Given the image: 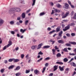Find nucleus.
<instances>
[{
	"label": "nucleus",
	"instance_id": "obj_63",
	"mask_svg": "<svg viewBox=\"0 0 76 76\" xmlns=\"http://www.w3.org/2000/svg\"><path fill=\"white\" fill-rule=\"evenodd\" d=\"M74 19H76V13H75L74 16Z\"/></svg>",
	"mask_w": 76,
	"mask_h": 76
},
{
	"label": "nucleus",
	"instance_id": "obj_50",
	"mask_svg": "<svg viewBox=\"0 0 76 76\" xmlns=\"http://www.w3.org/2000/svg\"><path fill=\"white\" fill-rule=\"evenodd\" d=\"M71 35H72V37H74V36H75V34L74 33H72L71 34Z\"/></svg>",
	"mask_w": 76,
	"mask_h": 76
},
{
	"label": "nucleus",
	"instance_id": "obj_28",
	"mask_svg": "<svg viewBox=\"0 0 76 76\" xmlns=\"http://www.w3.org/2000/svg\"><path fill=\"white\" fill-rule=\"evenodd\" d=\"M69 25V26H74V25H75V24L73 23H69V24H68Z\"/></svg>",
	"mask_w": 76,
	"mask_h": 76
},
{
	"label": "nucleus",
	"instance_id": "obj_16",
	"mask_svg": "<svg viewBox=\"0 0 76 76\" xmlns=\"http://www.w3.org/2000/svg\"><path fill=\"white\" fill-rule=\"evenodd\" d=\"M20 69V66H17L15 69V70H19Z\"/></svg>",
	"mask_w": 76,
	"mask_h": 76
},
{
	"label": "nucleus",
	"instance_id": "obj_37",
	"mask_svg": "<svg viewBox=\"0 0 76 76\" xmlns=\"http://www.w3.org/2000/svg\"><path fill=\"white\" fill-rule=\"evenodd\" d=\"M65 45L69 47H71V45L69 43H67L65 44Z\"/></svg>",
	"mask_w": 76,
	"mask_h": 76
},
{
	"label": "nucleus",
	"instance_id": "obj_30",
	"mask_svg": "<svg viewBox=\"0 0 76 76\" xmlns=\"http://www.w3.org/2000/svg\"><path fill=\"white\" fill-rule=\"evenodd\" d=\"M13 61V58L10 59L8 60L9 62H12V61Z\"/></svg>",
	"mask_w": 76,
	"mask_h": 76
},
{
	"label": "nucleus",
	"instance_id": "obj_38",
	"mask_svg": "<svg viewBox=\"0 0 76 76\" xmlns=\"http://www.w3.org/2000/svg\"><path fill=\"white\" fill-rule=\"evenodd\" d=\"M54 32H56V31L53 30L50 32H49V34H52V33H53Z\"/></svg>",
	"mask_w": 76,
	"mask_h": 76
},
{
	"label": "nucleus",
	"instance_id": "obj_60",
	"mask_svg": "<svg viewBox=\"0 0 76 76\" xmlns=\"http://www.w3.org/2000/svg\"><path fill=\"white\" fill-rule=\"evenodd\" d=\"M48 66V63H46L45 64V67H47Z\"/></svg>",
	"mask_w": 76,
	"mask_h": 76
},
{
	"label": "nucleus",
	"instance_id": "obj_54",
	"mask_svg": "<svg viewBox=\"0 0 76 76\" xmlns=\"http://www.w3.org/2000/svg\"><path fill=\"white\" fill-rule=\"evenodd\" d=\"M55 48L56 50H58V48H57V46H55Z\"/></svg>",
	"mask_w": 76,
	"mask_h": 76
},
{
	"label": "nucleus",
	"instance_id": "obj_45",
	"mask_svg": "<svg viewBox=\"0 0 76 76\" xmlns=\"http://www.w3.org/2000/svg\"><path fill=\"white\" fill-rule=\"evenodd\" d=\"M8 42H9V44H10V45H12V41L10 40Z\"/></svg>",
	"mask_w": 76,
	"mask_h": 76
},
{
	"label": "nucleus",
	"instance_id": "obj_57",
	"mask_svg": "<svg viewBox=\"0 0 76 76\" xmlns=\"http://www.w3.org/2000/svg\"><path fill=\"white\" fill-rule=\"evenodd\" d=\"M49 76H53V73H50V75H49Z\"/></svg>",
	"mask_w": 76,
	"mask_h": 76
},
{
	"label": "nucleus",
	"instance_id": "obj_47",
	"mask_svg": "<svg viewBox=\"0 0 76 76\" xmlns=\"http://www.w3.org/2000/svg\"><path fill=\"white\" fill-rule=\"evenodd\" d=\"M66 35L68 37H69L70 36V34H69L67 33L66 34Z\"/></svg>",
	"mask_w": 76,
	"mask_h": 76
},
{
	"label": "nucleus",
	"instance_id": "obj_6",
	"mask_svg": "<svg viewBox=\"0 0 76 76\" xmlns=\"http://www.w3.org/2000/svg\"><path fill=\"white\" fill-rule=\"evenodd\" d=\"M37 48V45H32L31 47V48L32 50H34L35 48Z\"/></svg>",
	"mask_w": 76,
	"mask_h": 76
},
{
	"label": "nucleus",
	"instance_id": "obj_36",
	"mask_svg": "<svg viewBox=\"0 0 76 76\" xmlns=\"http://www.w3.org/2000/svg\"><path fill=\"white\" fill-rule=\"evenodd\" d=\"M43 53H42L41 51H40L38 53V55H43Z\"/></svg>",
	"mask_w": 76,
	"mask_h": 76
},
{
	"label": "nucleus",
	"instance_id": "obj_20",
	"mask_svg": "<svg viewBox=\"0 0 76 76\" xmlns=\"http://www.w3.org/2000/svg\"><path fill=\"white\" fill-rule=\"evenodd\" d=\"M65 9H68V8H69V5L68 4L66 3L65 5Z\"/></svg>",
	"mask_w": 76,
	"mask_h": 76
},
{
	"label": "nucleus",
	"instance_id": "obj_39",
	"mask_svg": "<svg viewBox=\"0 0 76 76\" xmlns=\"http://www.w3.org/2000/svg\"><path fill=\"white\" fill-rule=\"evenodd\" d=\"M69 56H75L76 55V54H75L74 53H69Z\"/></svg>",
	"mask_w": 76,
	"mask_h": 76
},
{
	"label": "nucleus",
	"instance_id": "obj_59",
	"mask_svg": "<svg viewBox=\"0 0 76 76\" xmlns=\"http://www.w3.org/2000/svg\"><path fill=\"white\" fill-rule=\"evenodd\" d=\"M54 13V10H52V12L51 13V15H53Z\"/></svg>",
	"mask_w": 76,
	"mask_h": 76
},
{
	"label": "nucleus",
	"instance_id": "obj_55",
	"mask_svg": "<svg viewBox=\"0 0 76 76\" xmlns=\"http://www.w3.org/2000/svg\"><path fill=\"white\" fill-rule=\"evenodd\" d=\"M48 31H50V30H51V28H50V27H48L47 28Z\"/></svg>",
	"mask_w": 76,
	"mask_h": 76
},
{
	"label": "nucleus",
	"instance_id": "obj_27",
	"mask_svg": "<svg viewBox=\"0 0 76 76\" xmlns=\"http://www.w3.org/2000/svg\"><path fill=\"white\" fill-rule=\"evenodd\" d=\"M52 53H53V55H54V54H55V53H56V50L53 49L52 50Z\"/></svg>",
	"mask_w": 76,
	"mask_h": 76
},
{
	"label": "nucleus",
	"instance_id": "obj_44",
	"mask_svg": "<svg viewBox=\"0 0 76 76\" xmlns=\"http://www.w3.org/2000/svg\"><path fill=\"white\" fill-rule=\"evenodd\" d=\"M31 11V9H29L28 10H27L26 12V13H29V12Z\"/></svg>",
	"mask_w": 76,
	"mask_h": 76
},
{
	"label": "nucleus",
	"instance_id": "obj_61",
	"mask_svg": "<svg viewBox=\"0 0 76 76\" xmlns=\"http://www.w3.org/2000/svg\"><path fill=\"white\" fill-rule=\"evenodd\" d=\"M72 8L73 9H74V8H75V7H74V6L72 5H70Z\"/></svg>",
	"mask_w": 76,
	"mask_h": 76
},
{
	"label": "nucleus",
	"instance_id": "obj_4",
	"mask_svg": "<svg viewBox=\"0 0 76 76\" xmlns=\"http://www.w3.org/2000/svg\"><path fill=\"white\" fill-rule=\"evenodd\" d=\"M65 67V66H63L62 67H61V66H59V69L60 70V71H64V68Z\"/></svg>",
	"mask_w": 76,
	"mask_h": 76
},
{
	"label": "nucleus",
	"instance_id": "obj_51",
	"mask_svg": "<svg viewBox=\"0 0 76 76\" xmlns=\"http://www.w3.org/2000/svg\"><path fill=\"white\" fill-rule=\"evenodd\" d=\"M6 48H7V46H4L3 48V50H6Z\"/></svg>",
	"mask_w": 76,
	"mask_h": 76
},
{
	"label": "nucleus",
	"instance_id": "obj_31",
	"mask_svg": "<svg viewBox=\"0 0 76 76\" xmlns=\"http://www.w3.org/2000/svg\"><path fill=\"white\" fill-rule=\"evenodd\" d=\"M28 22H29V21L28 20H26L25 22V25H28Z\"/></svg>",
	"mask_w": 76,
	"mask_h": 76
},
{
	"label": "nucleus",
	"instance_id": "obj_19",
	"mask_svg": "<svg viewBox=\"0 0 76 76\" xmlns=\"http://www.w3.org/2000/svg\"><path fill=\"white\" fill-rule=\"evenodd\" d=\"M39 72V71H38V70L37 69H36L34 71V73L35 74H37V73H38Z\"/></svg>",
	"mask_w": 76,
	"mask_h": 76
},
{
	"label": "nucleus",
	"instance_id": "obj_52",
	"mask_svg": "<svg viewBox=\"0 0 76 76\" xmlns=\"http://www.w3.org/2000/svg\"><path fill=\"white\" fill-rule=\"evenodd\" d=\"M74 60V58H72L71 59V60L69 61V63H70V62H71V61H73Z\"/></svg>",
	"mask_w": 76,
	"mask_h": 76
},
{
	"label": "nucleus",
	"instance_id": "obj_43",
	"mask_svg": "<svg viewBox=\"0 0 76 76\" xmlns=\"http://www.w3.org/2000/svg\"><path fill=\"white\" fill-rule=\"evenodd\" d=\"M10 23L11 25H13V24H14V21H10Z\"/></svg>",
	"mask_w": 76,
	"mask_h": 76
},
{
	"label": "nucleus",
	"instance_id": "obj_21",
	"mask_svg": "<svg viewBox=\"0 0 76 76\" xmlns=\"http://www.w3.org/2000/svg\"><path fill=\"white\" fill-rule=\"evenodd\" d=\"M22 18L23 19H24L25 18V13H23L22 15Z\"/></svg>",
	"mask_w": 76,
	"mask_h": 76
},
{
	"label": "nucleus",
	"instance_id": "obj_25",
	"mask_svg": "<svg viewBox=\"0 0 76 76\" xmlns=\"http://www.w3.org/2000/svg\"><path fill=\"white\" fill-rule=\"evenodd\" d=\"M4 22V21L2 19H0V24H3Z\"/></svg>",
	"mask_w": 76,
	"mask_h": 76
},
{
	"label": "nucleus",
	"instance_id": "obj_15",
	"mask_svg": "<svg viewBox=\"0 0 76 76\" xmlns=\"http://www.w3.org/2000/svg\"><path fill=\"white\" fill-rule=\"evenodd\" d=\"M58 42L59 43L63 44L64 43V42L62 40H59L58 41Z\"/></svg>",
	"mask_w": 76,
	"mask_h": 76
},
{
	"label": "nucleus",
	"instance_id": "obj_34",
	"mask_svg": "<svg viewBox=\"0 0 76 76\" xmlns=\"http://www.w3.org/2000/svg\"><path fill=\"white\" fill-rule=\"evenodd\" d=\"M42 59H43V58H40L39 59L37 60V62H39L40 61H41L42 60Z\"/></svg>",
	"mask_w": 76,
	"mask_h": 76
},
{
	"label": "nucleus",
	"instance_id": "obj_5",
	"mask_svg": "<svg viewBox=\"0 0 76 76\" xmlns=\"http://www.w3.org/2000/svg\"><path fill=\"white\" fill-rule=\"evenodd\" d=\"M53 71H56V70H57V69H58V66H54L53 67Z\"/></svg>",
	"mask_w": 76,
	"mask_h": 76
},
{
	"label": "nucleus",
	"instance_id": "obj_18",
	"mask_svg": "<svg viewBox=\"0 0 76 76\" xmlns=\"http://www.w3.org/2000/svg\"><path fill=\"white\" fill-rule=\"evenodd\" d=\"M61 56V54L60 53H58L57 55H56V57H60Z\"/></svg>",
	"mask_w": 76,
	"mask_h": 76
},
{
	"label": "nucleus",
	"instance_id": "obj_8",
	"mask_svg": "<svg viewBox=\"0 0 76 76\" xmlns=\"http://www.w3.org/2000/svg\"><path fill=\"white\" fill-rule=\"evenodd\" d=\"M14 67L15 66H14V65H11L8 67V69L9 70H10V69H13Z\"/></svg>",
	"mask_w": 76,
	"mask_h": 76
},
{
	"label": "nucleus",
	"instance_id": "obj_40",
	"mask_svg": "<svg viewBox=\"0 0 76 76\" xmlns=\"http://www.w3.org/2000/svg\"><path fill=\"white\" fill-rule=\"evenodd\" d=\"M30 72V70H26V73H29Z\"/></svg>",
	"mask_w": 76,
	"mask_h": 76
},
{
	"label": "nucleus",
	"instance_id": "obj_9",
	"mask_svg": "<svg viewBox=\"0 0 76 76\" xmlns=\"http://www.w3.org/2000/svg\"><path fill=\"white\" fill-rule=\"evenodd\" d=\"M70 64L71 66H73L74 67H76V64L75 63L73 62H72L70 63Z\"/></svg>",
	"mask_w": 76,
	"mask_h": 76
},
{
	"label": "nucleus",
	"instance_id": "obj_13",
	"mask_svg": "<svg viewBox=\"0 0 76 76\" xmlns=\"http://www.w3.org/2000/svg\"><path fill=\"white\" fill-rule=\"evenodd\" d=\"M25 31H26V29L23 30L22 29H21L20 30V32H22V34L24 33Z\"/></svg>",
	"mask_w": 76,
	"mask_h": 76
},
{
	"label": "nucleus",
	"instance_id": "obj_3",
	"mask_svg": "<svg viewBox=\"0 0 76 76\" xmlns=\"http://www.w3.org/2000/svg\"><path fill=\"white\" fill-rule=\"evenodd\" d=\"M69 12H67L66 13V14H64L63 16L62 17V18L63 19H64V18H65L67 17V16L69 15Z\"/></svg>",
	"mask_w": 76,
	"mask_h": 76
},
{
	"label": "nucleus",
	"instance_id": "obj_58",
	"mask_svg": "<svg viewBox=\"0 0 76 76\" xmlns=\"http://www.w3.org/2000/svg\"><path fill=\"white\" fill-rule=\"evenodd\" d=\"M68 2L69 4V5H71L72 4L71 2H70V1H68Z\"/></svg>",
	"mask_w": 76,
	"mask_h": 76
},
{
	"label": "nucleus",
	"instance_id": "obj_48",
	"mask_svg": "<svg viewBox=\"0 0 76 76\" xmlns=\"http://www.w3.org/2000/svg\"><path fill=\"white\" fill-rule=\"evenodd\" d=\"M21 58H23V57H24V54H22L21 55Z\"/></svg>",
	"mask_w": 76,
	"mask_h": 76
},
{
	"label": "nucleus",
	"instance_id": "obj_17",
	"mask_svg": "<svg viewBox=\"0 0 76 76\" xmlns=\"http://www.w3.org/2000/svg\"><path fill=\"white\" fill-rule=\"evenodd\" d=\"M56 63L58 64H60V65H63V63L61 62H57Z\"/></svg>",
	"mask_w": 76,
	"mask_h": 76
},
{
	"label": "nucleus",
	"instance_id": "obj_32",
	"mask_svg": "<svg viewBox=\"0 0 76 76\" xmlns=\"http://www.w3.org/2000/svg\"><path fill=\"white\" fill-rule=\"evenodd\" d=\"M50 59V58L49 57H48L46 58L45 59V61H46V60H48Z\"/></svg>",
	"mask_w": 76,
	"mask_h": 76
},
{
	"label": "nucleus",
	"instance_id": "obj_22",
	"mask_svg": "<svg viewBox=\"0 0 76 76\" xmlns=\"http://www.w3.org/2000/svg\"><path fill=\"white\" fill-rule=\"evenodd\" d=\"M50 46H45L43 47V48L45 49V48H50Z\"/></svg>",
	"mask_w": 76,
	"mask_h": 76
},
{
	"label": "nucleus",
	"instance_id": "obj_7",
	"mask_svg": "<svg viewBox=\"0 0 76 76\" xmlns=\"http://www.w3.org/2000/svg\"><path fill=\"white\" fill-rule=\"evenodd\" d=\"M42 45V43H41L38 45V47L37 48V49L39 50V49H40L41 48V47Z\"/></svg>",
	"mask_w": 76,
	"mask_h": 76
},
{
	"label": "nucleus",
	"instance_id": "obj_46",
	"mask_svg": "<svg viewBox=\"0 0 76 76\" xmlns=\"http://www.w3.org/2000/svg\"><path fill=\"white\" fill-rule=\"evenodd\" d=\"M50 4H51L52 6H53L54 5V4H53V3L52 2H50Z\"/></svg>",
	"mask_w": 76,
	"mask_h": 76
},
{
	"label": "nucleus",
	"instance_id": "obj_10",
	"mask_svg": "<svg viewBox=\"0 0 76 76\" xmlns=\"http://www.w3.org/2000/svg\"><path fill=\"white\" fill-rule=\"evenodd\" d=\"M20 60H19V59H15L13 58V62H14V63H16V62H18V61H19Z\"/></svg>",
	"mask_w": 76,
	"mask_h": 76
},
{
	"label": "nucleus",
	"instance_id": "obj_42",
	"mask_svg": "<svg viewBox=\"0 0 76 76\" xmlns=\"http://www.w3.org/2000/svg\"><path fill=\"white\" fill-rule=\"evenodd\" d=\"M15 75L16 76H19L20 75V73H18L15 74Z\"/></svg>",
	"mask_w": 76,
	"mask_h": 76
},
{
	"label": "nucleus",
	"instance_id": "obj_35",
	"mask_svg": "<svg viewBox=\"0 0 76 76\" xmlns=\"http://www.w3.org/2000/svg\"><path fill=\"white\" fill-rule=\"evenodd\" d=\"M45 69H46V67H44L43 68V70L42 71V73H44V72L45 71Z\"/></svg>",
	"mask_w": 76,
	"mask_h": 76
},
{
	"label": "nucleus",
	"instance_id": "obj_14",
	"mask_svg": "<svg viewBox=\"0 0 76 76\" xmlns=\"http://www.w3.org/2000/svg\"><path fill=\"white\" fill-rule=\"evenodd\" d=\"M69 44H72V45H76V42H69Z\"/></svg>",
	"mask_w": 76,
	"mask_h": 76
},
{
	"label": "nucleus",
	"instance_id": "obj_24",
	"mask_svg": "<svg viewBox=\"0 0 76 76\" xmlns=\"http://www.w3.org/2000/svg\"><path fill=\"white\" fill-rule=\"evenodd\" d=\"M33 4H32V6H34L35 4V2L36 1V0H32Z\"/></svg>",
	"mask_w": 76,
	"mask_h": 76
},
{
	"label": "nucleus",
	"instance_id": "obj_33",
	"mask_svg": "<svg viewBox=\"0 0 76 76\" xmlns=\"http://www.w3.org/2000/svg\"><path fill=\"white\" fill-rule=\"evenodd\" d=\"M45 15V13L44 12H42L40 14V16H43V15Z\"/></svg>",
	"mask_w": 76,
	"mask_h": 76
},
{
	"label": "nucleus",
	"instance_id": "obj_1",
	"mask_svg": "<svg viewBox=\"0 0 76 76\" xmlns=\"http://www.w3.org/2000/svg\"><path fill=\"white\" fill-rule=\"evenodd\" d=\"M20 11V9L19 8H17L16 7L14 8H11L10 10H9V12L11 13H14L15 12H19Z\"/></svg>",
	"mask_w": 76,
	"mask_h": 76
},
{
	"label": "nucleus",
	"instance_id": "obj_23",
	"mask_svg": "<svg viewBox=\"0 0 76 76\" xmlns=\"http://www.w3.org/2000/svg\"><path fill=\"white\" fill-rule=\"evenodd\" d=\"M56 7H58V8H61V5L60 4H56Z\"/></svg>",
	"mask_w": 76,
	"mask_h": 76
},
{
	"label": "nucleus",
	"instance_id": "obj_12",
	"mask_svg": "<svg viewBox=\"0 0 76 76\" xmlns=\"http://www.w3.org/2000/svg\"><path fill=\"white\" fill-rule=\"evenodd\" d=\"M62 34H63V31H61L58 33V36L60 37H61L62 36Z\"/></svg>",
	"mask_w": 76,
	"mask_h": 76
},
{
	"label": "nucleus",
	"instance_id": "obj_53",
	"mask_svg": "<svg viewBox=\"0 0 76 76\" xmlns=\"http://www.w3.org/2000/svg\"><path fill=\"white\" fill-rule=\"evenodd\" d=\"M64 12H62V13L61 14V16L63 17L64 16Z\"/></svg>",
	"mask_w": 76,
	"mask_h": 76
},
{
	"label": "nucleus",
	"instance_id": "obj_2",
	"mask_svg": "<svg viewBox=\"0 0 76 76\" xmlns=\"http://www.w3.org/2000/svg\"><path fill=\"white\" fill-rule=\"evenodd\" d=\"M70 29V26L68 24L67 26L65 27V29H63V31H66L67 30H68V29Z\"/></svg>",
	"mask_w": 76,
	"mask_h": 76
},
{
	"label": "nucleus",
	"instance_id": "obj_41",
	"mask_svg": "<svg viewBox=\"0 0 76 76\" xmlns=\"http://www.w3.org/2000/svg\"><path fill=\"white\" fill-rule=\"evenodd\" d=\"M4 71V69H2L1 70V72L3 73V72Z\"/></svg>",
	"mask_w": 76,
	"mask_h": 76
},
{
	"label": "nucleus",
	"instance_id": "obj_11",
	"mask_svg": "<svg viewBox=\"0 0 76 76\" xmlns=\"http://www.w3.org/2000/svg\"><path fill=\"white\" fill-rule=\"evenodd\" d=\"M60 28H61V27L60 26H58L56 29V32H59L60 31Z\"/></svg>",
	"mask_w": 76,
	"mask_h": 76
},
{
	"label": "nucleus",
	"instance_id": "obj_56",
	"mask_svg": "<svg viewBox=\"0 0 76 76\" xmlns=\"http://www.w3.org/2000/svg\"><path fill=\"white\" fill-rule=\"evenodd\" d=\"M68 20H63V22H68Z\"/></svg>",
	"mask_w": 76,
	"mask_h": 76
},
{
	"label": "nucleus",
	"instance_id": "obj_62",
	"mask_svg": "<svg viewBox=\"0 0 76 76\" xmlns=\"http://www.w3.org/2000/svg\"><path fill=\"white\" fill-rule=\"evenodd\" d=\"M11 33L12 34L14 35L15 34V32L13 31H11Z\"/></svg>",
	"mask_w": 76,
	"mask_h": 76
},
{
	"label": "nucleus",
	"instance_id": "obj_29",
	"mask_svg": "<svg viewBox=\"0 0 76 76\" xmlns=\"http://www.w3.org/2000/svg\"><path fill=\"white\" fill-rule=\"evenodd\" d=\"M63 51H65V52H68V50H67V48H64L63 50Z\"/></svg>",
	"mask_w": 76,
	"mask_h": 76
},
{
	"label": "nucleus",
	"instance_id": "obj_64",
	"mask_svg": "<svg viewBox=\"0 0 76 76\" xmlns=\"http://www.w3.org/2000/svg\"><path fill=\"white\" fill-rule=\"evenodd\" d=\"M54 11L55 12H57V10H57V9H54Z\"/></svg>",
	"mask_w": 76,
	"mask_h": 76
},
{
	"label": "nucleus",
	"instance_id": "obj_49",
	"mask_svg": "<svg viewBox=\"0 0 76 76\" xmlns=\"http://www.w3.org/2000/svg\"><path fill=\"white\" fill-rule=\"evenodd\" d=\"M69 70H70V69H69V68H66L65 69V71H67V72H68L69 71Z\"/></svg>",
	"mask_w": 76,
	"mask_h": 76
},
{
	"label": "nucleus",
	"instance_id": "obj_26",
	"mask_svg": "<svg viewBox=\"0 0 76 76\" xmlns=\"http://www.w3.org/2000/svg\"><path fill=\"white\" fill-rule=\"evenodd\" d=\"M63 61L64 62H67L68 61V59L66 58H64L63 59Z\"/></svg>",
	"mask_w": 76,
	"mask_h": 76
}]
</instances>
